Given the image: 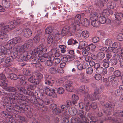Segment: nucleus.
I'll return each mask as SVG.
<instances>
[{
	"label": "nucleus",
	"instance_id": "nucleus-1",
	"mask_svg": "<svg viewBox=\"0 0 123 123\" xmlns=\"http://www.w3.org/2000/svg\"><path fill=\"white\" fill-rule=\"evenodd\" d=\"M32 92V94L31 95L27 96V97L28 98L29 100H30V102L34 105L36 107H40L41 108L42 111H46V107L44 106L43 104L44 102L42 100L39 99L37 98L34 96L32 97V95L35 96H37L39 97L38 93L37 92L35 91L34 92L31 91Z\"/></svg>",
	"mask_w": 123,
	"mask_h": 123
},
{
	"label": "nucleus",
	"instance_id": "nucleus-2",
	"mask_svg": "<svg viewBox=\"0 0 123 123\" xmlns=\"http://www.w3.org/2000/svg\"><path fill=\"white\" fill-rule=\"evenodd\" d=\"M17 88L18 90H17L12 95H17L22 97L23 96V94L30 96L31 95L32 92H30L29 90H26L24 87L18 86Z\"/></svg>",
	"mask_w": 123,
	"mask_h": 123
},
{
	"label": "nucleus",
	"instance_id": "nucleus-3",
	"mask_svg": "<svg viewBox=\"0 0 123 123\" xmlns=\"http://www.w3.org/2000/svg\"><path fill=\"white\" fill-rule=\"evenodd\" d=\"M46 48H43V44H41L38 47L37 49H35L32 51L31 54L33 57H35L36 55L37 56V55L38 54V56L39 54L42 55H43L46 54Z\"/></svg>",
	"mask_w": 123,
	"mask_h": 123
},
{
	"label": "nucleus",
	"instance_id": "nucleus-4",
	"mask_svg": "<svg viewBox=\"0 0 123 123\" xmlns=\"http://www.w3.org/2000/svg\"><path fill=\"white\" fill-rule=\"evenodd\" d=\"M13 107L17 108L18 111L21 113H23L25 111H30L31 108L30 107L28 106L27 104L25 103L22 102V103H20V106L14 105L13 106Z\"/></svg>",
	"mask_w": 123,
	"mask_h": 123
},
{
	"label": "nucleus",
	"instance_id": "nucleus-5",
	"mask_svg": "<svg viewBox=\"0 0 123 123\" xmlns=\"http://www.w3.org/2000/svg\"><path fill=\"white\" fill-rule=\"evenodd\" d=\"M22 21L19 19H17L16 20L10 21L9 22V25H5V30L6 31L14 29L15 27L14 25H17L21 23Z\"/></svg>",
	"mask_w": 123,
	"mask_h": 123
},
{
	"label": "nucleus",
	"instance_id": "nucleus-6",
	"mask_svg": "<svg viewBox=\"0 0 123 123\" xmlns=\"http://www.w3.org/2000/svg\"><path fill=\"white\" fill-rule=\"evenodd\" d=\"M18 59V61L19 62H21L23 61H26L32 58V55L29 53L27 51L23 53H21Z\"/></svg>",
	"mask_w": 123,
	"mask_h": 123
},
{
	"label": "nucleus",
	"instance_id": "nucleus-7",
	"mask_svg": "<svg viewBox=\"0 0 123 123\" xmlns=\"http://www.w3.org/2000/svg\"><path fill=\"white\" fill-rule=\"evenodd\" d=\"M7 95V97L9 98L14 100L17 102L16 104H17V103L20 105V103H22V102L25 103V101L23 99V96L22 97L17 95H12L11 93L8 94Z\"/></svg>",
	"mask_w": 123,
	"mask_h": 123
},
{
	"label": "nucleus",
	"instance_id": "nucleus-8",
	"mask_svg": "<svg viewBox=\"0 0 123 123\" xmlns=\"http://www.w3.org/2000/svg\"><path fill=\"white\" fill-rule=\"evenodd\" d=\"M81 18V15L79 14L76 15L74 23L72 21L71 22V25L74 29H76V25H78L80 21Z\"/></svg>",
	"mask_w": 123,
	"mask_h": 123
},
{
	"label": "nucleus",
	"instance_id": "nucleus-9",
	"mask_svg": "<svg viewBox=\"0 0 123 123\" xmlns=\"http://www.w3.org/2000/svg\"><path fill=\"white\" fill-rule=\"evenodd\" d=\"M7 83V79L4 74L3 73L0 74V86L1 87L5 86Z\"/></svg>",
	"mask_w": 123,
	"mask_h": 123
},
{
	"label": "nucleus",
	"instance_id": "nucleus-10",
	"mask_svg": "<svg viewBox=\"0 0 123 123\" xmlns=\"http://www.w3.org/2000/svg\"><path fill=\"white\" fill-rule=\"evenodd\" d=\"M48 87H47V95L51 96L54 98H56L57 95L54 92V90Z\"/></svg>",
	"mask_w": 123,
	"mask_h": 123
},
{
	"label": "nucleus",
	"instance_id": "nucleus-11",
	"mask_svg": "<svg viewBox=\"0 0 123 123\" xmlns=\"http://www.w3.org/2000/svg\"><path fill=\"white\" fill-rule=\"evenodd\" d=\"M22 32L23 35L25 37H29L31 36L32 34L31 30L29 28H26L22 30Z\"/></svg>",
	"mask_w": 123,
	"mask_h": 123
},
{
	"label": "nucleus",
	"instance_id": "nucleus-12",
	"mask_svg": "<svg viewBox=\"0 0 123 123\" xmlns=\"http://www.w3.org/2000/svg\"><path fill=\"white\" fill-rule=\"evenodd\" d=\"M96 95L94 94L93 95L91 94H88L87 95L86 97H85L84 99V102L86 104H88L89 102V100H93L95 99V98H96Z\"/></svg>",
	"mask_w": 123,
	"mask_h": 123
},
{
	"label": "nucleus",
	"instance_id": "nucleus-13",
	"mask_svg": "<svg viewBox=\"0 0 123 123\" xmlns=\"http://www.w3.org/2000/svg\"><path fill=\"white\" fill-rule=\"evenodd\" d=\"M14 105H8L6 104V107H5V109L7 111L11 113H12L14 112H15V111H18L17 108L13 107V106Z\"/></svg>",
	"mask_w": 123,
	"mask_h": 123
},
{
	"label": "nucleus",
	"instance_id": "nucleus-14",
	"mask_svg": "<svg viewBox=\"0 0 123 123\" xmlns=\"http://www.w3.org/2000/svg\"><path fill=\"white\" fill-rule=\"evenodd\" d=\"M73 83L70 81H67L66 82V89L68 91L72 92L74 90V88L72 86Z\"/></svg>",
	"mask_w": 123,
	"mask_h": 123
},
{
	"label": "nucleus",
	"instance_id": "nucleus-15",
	"mask_svg": "<svg viewBox=\"0 0 123 123\" xmlns=\"http://www.w3.org/2000/svg\"><path fill=\"white\" fill-rule=\"evenodd\" d=\"M8 85L7 83V85L5 86H3L2 87L3 89H5L8 91L11 92H15L16 91V89L14 87L11 86H7Z\"/></svg>",
	"mask_w": 123,
	"mask_h": 123
},
{
	"label": "nucleus",
	"instance_id": "nucleus-16",
	"mask_svg": "<svg viewBox=\"0 0 123 123\" xmlns=\"http://www.w3.org/2000/svg\"><path fill=\"white\" fill-rule=\"evenodd\" d=\"M21 40V38L20 37H17L9 41V42H10L12 44H15L19 43Z\"/></svg>",
	"mask_w": 123,
	"mask_h": 123
},
{
	"label": "nucleus",
	"instance_id": "nucleus-17",
	"mask_svg": "<svg viewBox=\"0 0 123 123\" xmlns=\"http://www.w3.org/2000/svg\"><path fill=\"white\" fill-rule=\"evenodd\" d=\"M41 35V32H39V33L37 34L33 38V40L36 43H38L40 41V37Z\"/></svg>",
	"mask_w": 123,
	"mask_h": 123
},
{
	"label": "nucleus",
	"instance_id": "nucleus-18",
	"mask_svg": "<svg viewBox=\"0 0 123 123\" xmlns=\"http://www.w3.org/2000/svg\"><path fill=\"white\" fill-rule=\"evenodd\" d=\"M47 65L48 66H51L53 64V62L51 60L52 56L51 55H49L47 53Z\"/></svg>",
	"mask_w": 123,
	"mask_h": 123
},
{
	"label": "nucleus",
	"instance_id": "nucleus-19",
	"mask_svg": "<svg viewBox=\"0 0 123 123\" xmlns=\"http://www.w3.org/2000/svg\"><path fill=\"white\" fill-rule=\"evenodd\" d=\"M47 69L49 73L52 74H55L58 72L56 69L54 67H48Z\"/></svg>",
	"mask_w": 123,
	"mask_h": 123
},
{
	"label": "nucleus",
	"instance_id": "nucleus-20",
	"mask_svg": "<svg viewBox=\"0 0 123 123\" xmlns=\"http://www.w3.org/2000/svg\"><path fill=\"white\" fill-rule=\"evenodd\" d=\"M103 14L108 16L112 15L113 12L111 10L106 9L103 10Z\"/></svg>",
	"mask_w": 123,
	"mask_h": 123
},
{
	"label": "nucleus",
	"instance_id": "nucleus-21",
	"mask_svg": "<svg viewBox=\"0 0 123 123\" xmlns=\"http://www.w3.org/2000/svg\"><path fill=\"white\" fill-rule=\"evenodd\" d=\"M81 92L84 94H86L89 91L88 88L86 86L82 85L80 86V87Z\"/></svg>",
	"mask_w": 123,
	"mask_h": 123
},
{
	"label": "nucleus",
	"instance_id": "nucleus-22",
	"mask_svg": "<svg viewBox=\"0 0 123 123\" xmlns=\"http://www.w3.org/2000/svg\"><path fill=\"white\" fill-rule=\"evenodd\" d=\"M81 23L82 25L86 26H88L90 24L89 20L86 18H83L81 21Z\"/></svg>",
	"mask_w": 123,
	"mask_h": 123
},
{
	"label": "nucleus",
	"instance_id": "nucleus-23",
	"mask_svg": "<svg viewBox=\"0 0 123 123\" xmlns=\"http://www.w3.org/2000/svg\"><path fill=\"white\" fill-rule=\"evenodd\" d=\"M102 105L104 106L105 108L109 109L110 110L114 108L115 106V105L114 104L111 103H107L106 104H103Z\"/></svg>",
	"mask_w": 123,
	"mask_h": 123
},
{
	"label": "nucleus",
	"instance_id": "nucleus-24",
	"mask_svg": "<svg viewBox=\"0 0 123 123\" xmlns=\"http://www.w3.org/2000/svg\"><path fill=\"white\" fill-rule=\"evenodd\" d=\"M87 45V43L86 42L84 41H81L79 43V45L78 47V48L81 49L83 48H85Z\"/></svg>",
	"mask_w": 123,
	"mask_h": 123
},
{
	"label": "nucleus",
	"instance_id": "nucleus-25",
	"mask_svg": "<svg viewBox=\"0 0 123 123\" xmlns=\"http://www.w3.org/2000/svg\"><path fill=\"white\" fill-rule=\"evenodd\" d=\"M114 15L116 19L117 20H120L123 16L122 14L120 12H116Z\"/></svg>",
	"mask_w": 123,
	"mask_h": 123
},
{
	"label": "nucleus",
	"instance_id": "nucleus-26",
	"mask_svg": "<svg viewBox=\"0 0 123 123\" xmlns=\"http://www.w3.org/2000/svg\"><path fill=\"white\" fill-rule=\"evenodd\" d=\"M90 19L92 21L97 20L98 18L97 13L95 12H92L90 15Z\"/></svg>",
	"mask_w": 123,
	"mask_h": 123
},
{
	"label": "nucleus",
	"instance_id": "nucleus-27",
	"mask_svg": "<svg viewBox=\"0 0 123 123\" xmlns=\"http://www.w3.org/2000/svg\"><path fill=\"white\" fill-rule=\"evenodd\" d=\"M2 3L3 6L6 8L9 7L10 6V3L8 0H2Z\"/></svg>",
	"mask_w": 123,
	"mask_h": 123
},
{
	"label": "nucleus",
	"instance_id": "nucleus-28",
	"mask_svg": "<svg viewBox=\"0 0 123 123\" xmlns=\"http://www.w3.org/2000/svg\"><path fill=\"white\" fill-rule=\"evenodd\" d=\"M103 66L106 68H108L109 65V60L108 59H105L102 60Z\"/></svg>",
	"mask_w": 123,
	"mask_h": 123
},
{
	"label": "nucleus",
	"instance_id": "nucleus-29",
	"mask_svg": "<svg viewBox=\"0 0 123 123\" xmlns=\"http://www.w3.org/2000/svg\"><path fill=\"white\" fill-rule=\"evenodd\" d=\"M95 4L98 7H102L105 5L104 3L101 0H96Z\"/></svg>",
	"mask_w": 123,
	"mask_h": 123
},
{
	"label": "nucleus",
	"instance_id": "nucleus-30",
	"mask_svg": "<svg viewBox=\"0 0 123 123\" xmlns=\"http://www.w3.org/2000/svg\"><path fill=\"white\" fill-rule=\"evenodd\" d=\"M77 111L76 109L74 107L70 108L69 109V112L70 114L71 115H75L77 113Z\"/></svg>",
	"mask_w": 123,
	"mask_h": 123
},
{
	"label": "nucleus",
	"instance_id": "nucleus-31",
	"mask_svg": "<svg viewBox=\"0 0 123 123\" xmlns=\"http://www.w3.org/2000/svg\"><path fill=\"white\" fill-rule=\"evenodd\" d=\"M30 48L25 43L21 46L19 50L20 52H21L22 50L23 51L24 50H26Z\"/></svg>",
	"mask_w": 123,
	"mask_h": 123
},
{
	"label": "nucleus",
	"instance_id": "nucleus-32",
	"mask_svg": "<svg viewBox=\"0 0 123 123\" xmlns=\"http://www.w3.org/2000/svg\"><path fill=\"white\" fill-rule=\"evenodd\" d=\"M72 102L73 104H75L77 103V101L78 99L79 98L78 96L75 94H73L72 96Z\"/></svg>",
	"mask_w": 123,
	"mask_h": 123
},
{
	"label": "nucleus",
	"instance_id": "nucleus-33",
	"mask_svg": "<svg viewBox=\"0 0 123 123\" xmlns=\"http://www.w3.org/2000/svg\"><path fill=\"white\" fill-rule=\"evenodd\" d=\"M47 84H48L49 86H52L53 80L51 79V76H49L47 78Z\"/></svg>",
	"mask_w": 123,
	"mask_h": 123
},
{
	"label": "nucleus",
	"instance_id": "nucleus-34",
	"mask_svg": "<svg viewBox=\"0 0 123 123\" xmlns=\"http://www.w3.org/2000/svg\"><path fill=\"white\" fill-rule=\"evenodd\" d=\"M107 6L111 9H113L116 7V4L114 2H109L107 4Z\"/></svg>",
	"mask_w": 123,
	"mask_h": 123
},
{
	"label": "nucleus",
	"instance_id": "nucleus-35",
	"mask_svg": "<svg viewBox=\"0 0 123 123\" xmlns=\"http://www.w3.org/2000/svg\"><path fill=\"white\" fill-rule=\"evenodd\" d=\"M102 92L101 87L100 86L97 87L95 91L94 92V94L96 96L97 94L101 93Z\"/></svg>",
	"mask_w": 123,
	"mask_h": 123
},
{
	"label": "nucleus",
	"instance_id": "nucleus-36",
	"mask_svg": "<svg viewBox=\"0 0 123 123\" xmlns=\"http://www.w3.org/2000/svg\"><path fill=\"white\" fill-rule=\"evenodd\" d=\"M105 56V54L103 52L98 53L97 54V58L99 60L102 59Z\"/></svg>",
	"mask_w": 123,
	"mask_h": 123
},
{
	"label": "nucleus",
	"instance_id": "nucleus-37",
	"mask_svg": "<svg viewBox=\"0 0 123 123\" xmlns=\"http://www.w3.org/2000/svg\"><path fill=\"white\" fill-rule=\"evenodd\" d=\"M76 63H77L78 64L77 65V67L78 69L79 70L82 71L84 69L83 65L82 64L80 63V62L79 61H76Z\"/></svg>",
	"mask_w": 123,
	"mask_h": 123
},
{
	"label": "nucleus",
	"instance_id": "nucleus-38",
	"mask_svg": "<svg viewBox=\"0 0 123 123\" xmlns=\"http://www.w3.org/2000/svg\"><path fill=\"white\" fill-rule=\"evenodd\" d=\"M68 28H64L62 31V34L63 36L66 35L69 32Z\"/></svg>",
	"mask_w": 123,
	"mask_h": 123
},
{
	"label": "nucleus",
	"instance_id": "nucleus-39",
	"mask_svg": "<svg viewBox=\"0 0 123 123\" xmlns=\"http://www.w3.org/2000/svg\"><path fill=\"white\" fill-rule=\"evenodd\" d=\"M86 73L88 74L91 75L93 72V68L91 67H89L86 68Z\"/></svg>",
	"mask_w": 123,
	"mask_h": 123
},
{
	"label": "nucleus",
	"instance_id": "nucleus-40",
	"mask_svg": "<svg viewBox=\"0 0 123 123\" xmlns=\"http://www.w3.org/2000/svg\"><path fill=\"white\" fill-rule=\"evenodd\" d=\"M23 74L25 75L30 76L32 74L31 70L29 69H25L23 72Z\"/></svg>",
	"mask_w": 123,
	"mask_h": 123
},
{
	"label": "nucleus",
	"instance_id": "nucleus-41",
	"mask_svg": "<svg viewBox=\"0 0 123 123\" xmlns=\"http://www.w3.org/2000/svg\"><path fill=\"white\" fill-rule=\"evenodd\" d=\"M102 82L104 83L106 87H108L110 86V82L107 78L103 77Z\"/></svg>",
	"mask_w": 123,
	"mask_h": 123
},
{
	"label": "nucleus",
	"instance_id": "nucleus-42",
	"mask_svg": "<svg viewBox=\"0 0 123 123\" xmlns=\"http://www.w3.org/2000/svg\"><path fill=\"white\" fill-rule=\"evenodd\" d=\"M45 55L46 54L44 55H44L43 56L42 55L41 57H39L38 59L39 62H44L45 65H46V62L45 61L46 59Z\"/></svg>",
	"mask_w": 123,
	"mask_h": 123
},
{
	"label": "nucleus",
	"instance_id": "nucleus-43",
	"mask_svg": "<svg viewBox=\"0 0 123 123\" xmlns=\"http://www.w3.org/2000/svg\"><path fill=\"white\" fill-rule=\"evenodd\" d=\"M80 119L79 117L77 118L75 117H73L71 119V122L72 123H77L79 122Z\"/></svg>",
	"mask_w": 123,
	"mask_h": 123
},
{
	"label": "nucleus",
	"instance_id": "nucleus-44",
	"mask_svg": "<svg viewBox=\"0 0 123 123\" xmlns=\"http://www.w3.org/2000/svg\"><path fill=\"white\" fill-rule=\"evenodd\" d=\"M91 24L93 26L96 27H98L100 25V23L98 21L95 20L92 21L91 22Z\"/></svg>",
	"mask_w": 123,
	"mask_h": 123
},
{
	"label": "nucleus",
	"instance_id": "nucleus-45",
	"mask_svg": "<svg viewBox=\"0 0 123 123\" xmlns=\"http://www.w3.org/2000/svg\"><path fill=\"white\" fill-rule=\"evenodd\" d=\"M12 43L8 42V43H7L4 45V46H3V47H2V49L4 48L5 49H11L12 48Z\"/></svg>",
	"mask_w": 123,
	"mask_h": 123
},
{
	"label": "nucleus",
	"instance_id": "nucleus-46",
	"mask_svg": "<svg viewBox=\"0 0 123 123\" xmlns=\"http://www.w3.org/2000/svg\"><path fill=\"white\" fill-rule=\"evenodd\" d=\"M5 63H9L12 62L14 59L11 56L7 57L6 59H5Z\"/></svg>",
	"mask_w": 123,
	"mask_h": 123
},
{
	"label": "nucleus",
	"instance_id": "nucleus-47",
	"mask_svg": "<svg viewBox=\"0 0 123 123\" xmlns=\"http://www.w3.org/2000/svg\"><path fill=\"white\" fill-rule=\"evenodd\" d=\"M0 114L2 117H5L6 118H9V115L5 111H2L0 113Z\"/></svg>",
	"mask_w": 123,
	"mask_h": 123
},
{
	"label": "nucleus",
	"instance_id": "nucleus-48",
	"mask_svg": "<svg viewBox=\"0 0 123 123\" xmlns=\"http://www.w3.org/2000/svg\"><path fill=\"white\" fill-rule=\"evenodd\" d=\"M82 34L83 37L85 38H87L89 36V32L86 31H83Z\"/></svg>",
	"mask_w": 123,
	"mask_h": 123
},
{
	"label": "nucleus",
	"instance_id": "nucleus-49",
	"mask_svg": "<svg viewBox=\"0 0 123 123\" xmlns=\"http://www.w3.org/2000/svg\"><path fill=\"white\" fill-rule=\"evenodd\" d=\"M99 22L102 24L106 23V18L104 16L100 17L99 18Z\"/></svg>",
	"mask_w": 123,
	"mask_h": 123
},
{
	"label": "nucleus",
	"instance_id": "nucleus-50",
	"mask_svg": "<svg viewBox=\"0 0 123 123\" xmlns=\"http://www.w3.org/2000/svg\"><path fill=\"white\" fill-rule=\"evenodd\" d=\"M9 75L11 79L12 80H15L18 79L17 75L14 73H11Z\"/></svg>",
	"mask_w": 123,
	"mask_h": 123
},
{
	"label": "nucleus",
	"instance_id": "nucleus-51",
	"mask_svg": "<svg viewBox=\"0 0 123 123\" xmlns=\"http://www.w3.org/2000/svg\"><path fill=\"white\" fill-rule=\"evenodd\" d=\"M15 116L16 118H18V120H19L20 122H24L25 120V118L24 117L17 114H16Z\"/></svg>",
	"mask_w": 123,
	"mask_h": 123
},
{
	"label": "nucleus",
	"instance_id": "nucleus-52",
	"mask_svg": "<svg viewBox=\"0 0 123 123\" xmlns=\"http://www.w3.org/2000/svg\"><path fill=\"white\" fill-rule=\"evenodd\" d=\"M47 36H48L47 41V43L48 44L51 43L53 41V39L51 35H49L48 34V35H47Z\"/></svg>",
	"mask_w": 123,
	"mask_h": 123
},
{
	"label": "nucleus",
	"instance_id": "nucleus-53",
	"mask_svg": "<svg viewBox=\"0 0 123 123\" xmlns=\"http://www.w3.org/2000/svg\"><path fill=\"white\" fill-rule=\"evenodd\" d=\"M64 90L62 87H60L57 89V92L59 94H61L64 92Z\"/></svg>",
	"mask_w": 123,
	"mask_h": 123
},
{
	"label": "nucleus",
	"instance_id": "nucleus-54",
	"mask_svg": "<svg viewBox=\"0 0 123 123\" xmlns=\"http://www.w3.org/2000/svg\"><path fill=\"white\" fill-rule=\"evenodd\" d=\"M52 111L53 114H59L61 112L60 109L57 107L54 110H52Z\"/></svg>",
	"mask_w": 123,
	"mask_h": 123
},
{
	"label": "nucleus",
	"instance_id": "nucleus-55",
	"mask_svg": "<svg viewBox=\"0 0 123 123\" xmlns=\"http://www.w3.org/2000/svg\"><path fill=\"white\" fill-rule=\"evenodd\" d=\"M25 43L30 48L31 47L33 44V41L31 39L28 40Z\"/></svg>",
	"mask_w": 123,
	"mask_h": 123
},
{
	"label": "nucleus",
	"instance_id": "nucleus-56",
	"mask_svg": "<svg viewBox=\"0 0 123 123\" xmlns=\"http://www.w3.org/2000/svg\"><path fill=\"white\" fill-rule=\"evenodd\" d=\"M82 55L84 57H86L89 55H91V53H89L88 51L85 50L82 52Z\"/></svg>",
	"mask_w": 123,
	"mask_h": 123
},
{
	"label": "nucleus",
	"instance_id": "nucleus-57",
	"mask_svg": "<svg viewBox=\"0 0 123 123\" xmlns=\"http://www.w3.org/2000/svg\"><path fill=\"white\" fill-rule=\"evenodd\" d=\"M71 58V56L68 55H67L66 57H63L62 58V60L65 63L68 61V58Z\"/></svg>",
	"mask_w": 123,
	"mask_h": 123
},
{
	"label": "nucleus",
	"instance_id": "nucleus-58",
	"mask_svg": "<svg viewBox=\"0 0 123 123\" xmlns=\"http://www.w3.org/2000/svg\"><path fill=\"white\" fill-rule=\"evenodd\" d=\"M93 10L94 9L93 8L92 6H91L87 7L86 8V11L87 12L90 13L91 12L93 11Z\"/></svg>",
	"mask_w": 123,
	"mask_h": 123
},
{
	"label": "nucleus",
	"instance_id": "nucleus-59",
	"mask_svg": "<svg viewBox=\"0 0 123 123\" xmlns=\"http://www.w3.org/2000/svg\"><path fill=\"white\" fill-rule=\"evenodd\" d=\"M18 55V51L16 50L13 52V53L12 55V57L14 59H15Z\"/></svg>",
	"mask_w": 123,
	"mask_h": 123
},
{
	"label": "nucleus",
	"instance_id": "nucleus-60",
	"mask_svg": "<svg viewBox=\"0 0 123 123\" xmlns=\"http://www.w3.org/2000/svg\"><path fill=\"white\" fill-rule=\"evenodd\" d=\"M80 80L81 82L84 83H87L88 82L89 80L84 76L81 78Z\"/></svg>",
	"mask_w": 123,
	"mask_h": 123
},
{
	"label": "nucleus",
	"instance_id": "nucleus-61",
	"mask_svg": "<svg viewBox=\"0 0 123 123\" xmlns=\"http://www.w3.org/2000/svg\"><path fill=\"white\" fill-rule=\"evenodd\" d=\"M105 43L107 45H111L112 44V41L109 39H107L105 41Z\"/></svg>",
	"mask_w": 123,
	"mask_h": 123
},
{
	"label": "nucleus",
	"instance_id": "nucleus-62",
	"mask_svg": "<svg viewBox=\"0 0 123 123\" xmlns=\"http://www.w3.org/2000/svg\"><path fill=\"white\" fill-rule=\"evenodd\" d=\"M114 76L116 77H119L121 76V72L118 70H115L114 72Z\"/></svg>",
	"mask_w": 123,
	"mask_h": 123
},
{
	"label": "nucleus",
	"instance_id": "nucleus-63",
	"mask_svg": "<svg viewBox=\"0 0 123 123\" xmlns=\"http://www.w3.org/2000/svg\"><path fill=\"white\" fill-rule=\"evenodd\" d=\"M117 39L120 41L123 40V35L122 34H119L117 35Z\"/></svg>",
	"mask_w": 123,
	"mask_h": 123
},
{
	"label": "nucleus",
	"instance_id": "nucleus-64",
	"mask_svg": "<svg viewBox=\"0 0 123 123\" xmlns=\"http://www.w3.org/2000/svg\"><path fill=\"white\" fill-rule=\"evenodd\" d=\"M35 77L33 75L29 78L28 79V81L30 82L34 83V82Z\"/></svg>",
	"mask_w": 123,
	"mask_h": 123
}]
</instances>
